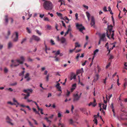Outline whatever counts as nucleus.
<instances>
[{
    "label": "nucleus",
    "mask_w": 127,
    "mask_h": 127,
    "mask_svg": "<svg viewBox=\"0 0 127 127\" xmlns=\"http://www.w3.org/2000/svg\"><path fill=\"white\" fill-rule=\"evenodd\" d=\"M44 16V14H40L39 16L40 18H42Z\"/></svg>",
    "instance_id": "obj_62"
},
{
    "label": "nucleus",
    "mask_w": 127,
    "mask_h": 127,
    "mask_svg": "<svg viewBox=\"0 0 127 127\" xmlns=\"http://www.w3.org/2000/svg\"><path fill=\"white\" fill-rule=\"evenodd\" d=\"M114 56L111 54H110L109 55V60H110L114 58Z\"/></svg>",
    "instance_id": "obj_24"
},
{
    "label": "nucleus",
    "mask_w": 127,
    "mask_h": 127,
    "mask_svg": "<svg viewBox=\"0 0 127 127\" xmlns=\"http://www.w3.org/2000/svg\"><path fill=\"white\" fill-rule=\"evenodd\" d=\"M11 32L9 30L8 31L7 35L5 36V38L6 39H8L9 37V35L11 34Z\"/></svg>",
    "instance_id": "obj_10"
},
{
    "label": "nucleus",
    "mask_w": 127,
    "mask_h": 127,
    "mask_svg": "<svg viewBox=\"0 0 127 127\" xmlns=\"http://www.w3.org/2000/svg\"><path fill=\"white\" fill-rule=\"evenodd\" d=\"M73 79H76V75H74L72 78H71L70 80H72Z\"/></svg>",
    "instance_id": "obj_50"
},
{
    "label": "nucleus",
    "mask_w": 127,
    "mask_h": 127,
    "mask_svg": "<svg viewBox=\"0 0 127 127\" xmlns=\"http://www.w3.org/2000/svg\"><path fill=\"white\" fill-rule=\"evenodd\" d=\"M81 110L82 111V112L84 113V114L86 115L87 116L88 115V113L85 111V109H82Z\"/></svg>",
    "instance_id": "obj_16"
},
{
    "label": "nucleus",
    "mask_w": 127,
    "mask_h": 127,
    "mask_svg": "<svg viewBox=\"0 0 127 127\" xmlns=\"http://www.w3.org/2000/svg\"><path fill=\"white\" fill-rule=\"evenodd\" d=\"M74 109V107L73 105H71V111L72 113H73V110Z\"/></svg>",
    "instance_id": "obj_45"
},
{
    "label": "nucleus",
    "mask_w": 127,
    "mask_h": 127,
    "mask_svg": "<svg viewBox=\"0 0 127 127\" xmlns=\"http://www.w3.org/2000/svg\"><path fill=\"white\" fill-rule=\"evenodd\" d=\"M18 38H17V37H15L13 39V41L14 42H16L18 41Z\"/></svg>",
    "instance_id": "obj_25"
},
{
    "label": "nucleus",
    "mask_w": 127,
    "mask_h": 127,
    "mask_svg": "<svg viewBox=\"0 0 127 127\" xmlns=\"http://www.w3.org/2000/svg\"><path fill=\"white\" fill-rule=\"evenodd\" d=\"M11 62L14 63V64H12L10 65V66L12 67L13 66L16 67L18 66L19 64H23V61H22L20 59H17L15 61L13 60H11Z\"/></svg>",
    "instance_id": "obj_2"
},
{
    "label": "nucleus",
    "mask_w": 127,
    "mask_h": 127,
    "mask_svg": "<svg viewBox=\"0 0 127 127\" xmlns=\"http://www.w3.org/2000/svg\"><path fill=\"white\" fill-rule=\"evenodd\" d=\"M27 120L28 121L30 125V126L32 127H33V125L31 123V122H30L28 119H27Z\"/></svg>",
    "instance_id": "obj_36"
},
{
    "label": "nucleus",
    "mask_w": 127,
    "mask_h": 127,
    "mask_svg": "<svg viewBox=\"0 0 127 127\" xmlns=\"http://www.w3.org/2000/svg\"><path fill=\"white\" fill-rule=\"evenodd\" d=\"M5 22L6 25H7L8 22L7 15H6L5 16Z\"/></svg>",
    "instance_id": "obj_17"
},
{
    "label": "nucleus",
    "mask_w": 127,
    "mask_h": 127,
    "mask_svg": "<svg viewBox=\"0 0 127 127\" xmlns=\"http://www.w3.org/2000/svg\"><path fill=\"white\" fill-rule=\"evenodd\" d=\"M113 26L112 25H108L107 26V28L108 29V31H113L112 30Z\"/></svg>",
    "instance_id": "obj_12"
},
{
    "label": "nucleus",
    "mask_w": 127,
    "mask_h": 127,
    "mask_svg": "<svg viewBox=\"0 0 127 127\" xmlns=\"http://www.w3.org/2000/svg\"><path fill=\"white\" fill-rule=\"evenodd\" d=\"M35 31L39 35H41V33L38 30L36 29L35 30Z\"/></svg>",
    "instance_id": "obj_22"
},
{
    "label": "nucleus",
    "mask_w": 127,
    "mask_h": 127,
    "mask_svg": "<svg viewBox=\"0 0 127 127\" xmlns=\"http://www.w3.org/2000/svg\"><path fill=\"white\" fill-rule=\"evenodd\" d=\"M7 48L8 49H10L13 47V43L11 41H9L7 44Z\"/></svg>",
    "instance_id": "obj_8"
},
{
    "label": "nucleus",
    "mask_w": 127,
    "mask_h": 127,
    "mask_svg": "<svg viewBox=\"0 0 127 127\" xmlns=\"http://www.w3.org/2000/svg\"><path fill=\"white\" fill-rule=\"evenodd\" d=\"M81 70L80 69L78 70L77 71V73L78 74H79L81 72Z\"/></svg>",
    "instance_id": "obj_53"
},
{
    "label": "nucleus",
    "mask_w": 127,
    "mask_h": 127,
    "mask_svg": "<svg viewBox=\"0 0 127 127\" xmlns=\"http://www.w3.org/2000/svg\"><path fill=\"white\" fill-rule=\"evenodd\" d=\"M76 87V84H74L72 85V87L71 89V91L72 92L75 88Z\"/></svg>",
    "instance_id": "obj_14"
},
{
    "label": "nucleus",
    "mask_w": 127,
    "mask_h": 127,
    "mask_svg": "<svg viewBox=\"0 0 127 127\" xmlns=\"http://www.w3.org/2000/svg\"><path fill=\"white\" fill-rule=\"evenodd\" d=\"M69 124H72L74 123V122L72 119H70L69 120Z\"/></svg>",
    "instance_id": "obj_28"
},
{
    "label": "nucleus",
    "mask_w": 127,
    "mask_h": 127,
    "mask_svg": "<svg viewBox=\"0 0 127 127\" xmlns=\"http://www.w3.org/2000/svg\"><path fill=\"white\" fill-rule=\"evenodd\" d=\"M17 84V83L16 82H15L14 83H12L10 84V85L11 86H15Z\"/></svg>",
    "instance_id": "obj_34"
},
{
    "label": "nucleus",
    "mask_w": 127,
    "mask_h": 127,
    "mask_svg": "<svg viewBox=\"0 0 127 127\" xmlns=\"http://www.w3.org/2000/svg\"><path fill=\"white\" fill-rule=\"evenodd\" d=\"M60 50H58L57 51V52L55 53V55H56V56L58 55H59L60 54Z\"/></svg>",
    "instance_id": "obj_31"
},
{
    "label": "nucleus",
    "mask_w": 127,
    "mask_h": 127,
    "mask_svg": "<svg viewBox=\"0 0 127 127\" xmlns=\"http://www.w3.org/2000/svg\"><path fill=\"white\" fill-rule=\"evenodd\" d=\"M14 33H15V34L16 36V37H17V38H18L19 36L18 32H14Z\"/></svg>",
    "instance_id": "obj_42"
},
{
    "label": "nucleus",
    "mask_w": 127,
    "mask_h": 127,
    "mask_svg": "<svg viewBox=\"0 0 127 127\" xmlns=\"http://www.w3.org/2000/svg\"><path fill=\"white\" fill-rule=\"evenodd\" d=\"M76 26L77 28L79 29L81 32L83 33L82 31L83 30H85V28L84 27L82 26V25L79 24L78 23H77L76 24Z\"/></svg>",
    "instance_id": "obj_6"
},
{
    "label": "nucleus",
    "mask_w": 127,
    "mask_h": 127,
    "mask_svg": "<svg viewBox=\"0 0 127 127\" xmlns=\"http://www.w3.org/2000/svg\"><path fill=\"white\" fill-rule=\"evenodd\" d=\"M6 120H11V119L10 118L9 116H7L6 119Z\"/></svg>",
    "instance_id": "obj_61"
},
{
    "label": "nucleus",
    "mask_w": 127,
    "mask_h": 127,
    "mask_svg": "<svg viewBox=\"0 0 127 127\" xmlns=\"http://www.w3.org/2000/svg\"><path fill=\"white\" fill-rule=\"evenodd\" d=\"M103 108L104 109H106V105H105L104 104L102 106Z\"/></svg>",
    "instance_id": "obj_46"
},
{
    "label": "nucleus",
    "mask_w": 127,
    "mask_h": 127,
    "mask_svg": "<svg viewBox=\"0 0 127 127\" xmlns=\"http://www.w3.org/2000/svg\"><path fill=\"white\" fill-rule=\"evenodd\" d=\"M61 39L60 41H61L62 43H65V39L64 37H62L61 38Z\"/></svg>",
    "instance_id": "obj_15"
},
{
    "label": "nucleus",
    "mask_w": 127,
    "mask_h": 127,
    "mask_svg": "<svg viewBox=\"0 0 127 127\" xmlns=\"http://www.w3.org/2000/svg\"><path fill=\"white\" fill-rule=\"evenodd\" d=\"M75 44H76V45H76L75 46V47H80V44H78V42H76L75 43Z\"/></svg>",
    "instance_id": "obj_37"
},
{
    "label": "nucleus",
    "mask_w": 127,
    "mask_h": 127,
    "mask_svg": "<svg viewBox=\"0 0 127 127\" xmlns=\"http://www.w3.org/2000/svg\"><path fill=\"white\" fill-rule=\"evenodd\" d=\"M127 86V82H125L123 84V88L124 90L125 89Z\"/></svg>",
    "instance_id": "obj_19"
},
{
    "label": "nucleus",
    "mask_w": 127,
    "mask_h": 127,
    "mask_svg": "<svg viewBox=\"0 0 127 127\" xmlns=\"http://www.w3.org/2000/svg\"><path fill=\"white\" fill-rule=\"evenodd\" d=\"M58 117L60 118L61 117V114L60 112L58 114Z\"/></svg>",
    "instance_id": "obj_56"
},
{
    "label": "nucleus",
    "mask_w": 127,
    "mask_h": 127,
    "mask_svg": "<svg viewBox=\"0 0 127 127\" xmlns=\"http://www.w3.org/2000/svg\"><path fill=\"white\" fill-rule=\"evenodd\" d=\"M27 101L28 102H32L34 103H35V104H36V105L37 106H38V105L37 103L36 102L34 101H33L32 100H29V99H27Z\"/></svg>",
    "instance_id": "obj_18"
},
{
    "label": "nucleus",
    "mask_w": 127,
    "mask_h": 127,
    "mask_svg": "<svg viewBox=\"0 0 127 127\" xmlns=\"http://www.w3.org/2000/svg\"><path fill=\"white\" fill-rule=\"evenodd\" d=\"M108 8V11H112V10L111 9V8L110 7H109Z\"/></svg>",
    "instance_id": "obj_63"
},
{
    "label": "nucleus",
    "mask_w": 127,
    "mask_h": 127,
    "mask_svg": "<svg viewBox=\"0 0 127 127\" xmlns=\"http://www.w3.org/2000/svg\"><path fill=\"white\" fill-rule=\"evenodd\" d=\"M49 75H47L46 77V80L47 81H49Z\"/></svg>",
    "instance_id": "obj_52"
},
{
    "label": "nucleus",
    "mask_w": 127,
    "mask_h": 127,
    "mask_svg": "<svg viewBox=\"0 0 127 127\" xmlns=\"http://www.w3.org/2000/svg\"><path fill=\"white\" fill-rule=\"evenodd\" d=\"M78 92H76L73 94V101L74 102H75L78 101L80 98V96H79Z\"/></svg>",
    "instance_id": "obj_5"
},
{
    "label": "nucleus",
    "mask_w": 127,
    "mask_h": 127,
    "mask_svg": "<svg viewBox=\"0 0 127 127\" xmlns=\"http://www.w3.org/2000/svg\"><path fill=\"white\" fill-rule=\"evenodd\" d=\"M29 73H27L25 76V78H27V81H29L30 79V78L29 77Z\"/></svg>",
    "instance_id": "obj_11"
},
{
    "label": "nucleus",
    "mask_w": 127,
    "mask_h": 127,
    "mask_svg": "<svg viewBox=\"0 0 127 127\" xmlns=\"http://www.w3.org/2000/svg\"><path fill=\"white\" fill-rule=\"evenodd\" d=\"M103 10L104 11L106 12L108 11L107 10V8L106 7H104L103 9Z\"/></svg>",
    "instance_id": "obj_55"
},
{
    "label": "nucleus",
    "mask_w": 127,
    "mask_h": 127,
    "mask_svg": "<svg viewBox=\"0 0 127 127\" xmlns=\"http://www.w3.org/2000/svg\"><path fill=\"white\" fill-rule=\"evenodd\" d=\"M13 100L14 102H16L18 105H19V103H18L17 101L14 98L13 99Z\"/></svg>",
    "instance_id": "obj_51"
},
{
    "label": "nucleus",
    "mask_w": 127,
    "mask_h": 127,
    "mask_svg": "<svg viewBox=\"0 0 127 127\" xmlns=\"http://www.w3.org/2000/svg\"><path fill=\"white\" fill-rule=\"evenodd\" d=\"M20 58L21 59V61H23V62L25 61V59L24 57L23 56H22Z\"/></svg>",
    "instance_id": "obj_48"
},
{
    "label": "nucleus",
    "mask_w": 127,
    "mask_h": 127,
    "mask_svg": "<svg viewBox=\"0 0 127 127\" xmlns=\"http://www.w3.org/2000/svg\"><path fill=\"white\" fill-rule=\"evenodd\" d=\"M119 78L118 79H117V84L118 86H119L120 84L119 83Z\"/></svg>",
    "instance_id": "obj_57"
},
{
    "label": "nucleus",
    "mask_w": 127,
    "mask_h": 127,
    "mask_svg": "<svg viewBox=\"0 0 127 127\" xmlns=\"http://www.w3.org/2000/svg\"><path fill=\"white\" fill-rule=\"evenodd\" d=\"M57 41H60V40H61V38L60 39L59 38V36H58L57 37Z\"/></svg>",
    "instance_id": "obj_59"
},
{
    "label": "nucleus",
    "mask_w": 127,
    "mask_h": 127,
    "mask_svg": "<svg viewBox=\"0 0 127 127\" xmlns=\"http://www.w3.org/2000/svg\"><path fill=\"white\" fill-rule=\"evenodd\" d=\"M43 3V7L46 10H52L53 7L52 3L49 0H45Z\"/></svg>",
    "instance_id": "obj_1"
},
{
    "label": "nucleus",
    "mask_w": 127,
    "mask_h": 127,
    "mask_svg": "<svg viewBox=\"0 0 127 127\" xmlns=\"http://www.w3.org/2000/svg\"><path fill=\"white\" fill-rule=\"evenodd\" d=\"M26 29L28 32L29 33H31V31L29 28L28 27H27Z\"/></svg>",
    "instance_id": "obj_35"
},
{
    "label": "nucleus",
    "mask_w": 127,
    "mask_h": 127,
    "mask_svg": "<svg viewBox=\"0 0 127 127\" xmlns=\"http://www.w3.org/2000/svg\"><path fill=\"white\" fill-rule=\"evenodd\" d=\"M120 121L121 120H123L125 119V118H122V115H121L120 117Z\"/></svg>",
    "instance_id": "obj_47"
},
{
    "label": "nucleus",
    "mask_w": 127,
    "mask_h": 127,
    "mask_svg": "<svg viewBox=\"0 0 127 127\" xmlns=\"http://www.w3.org/2000/svg\"><path fill=\"white\" fill-rule=\"evenodd\" d=\"M96 78H95L94 80H96V81L99 78V75L98 74H97L95 75Z\"/></svg>",
    "instance_id": "obj_23"
},
{
    "label": "nucleus",
    "mask_w": 127,
    "mask_h": 127,
    "mask_svg": "<svg viewBox=\"0 0 127 127\" xmlns=\"http://www.w3.org/2000/svg\"><path fill=\"white\" fill-rule=\"evenodd\" d=\"M60 84L59 83H58L55 86V87L57 89H58V91H61L62 90L61 89V87L60 86Z\"/></svg>",
    "instance_id": "obj_13"
},
{
    "label": "nucleus",
    "mask_w": 127,
    "mask_h": 127,
    "mask_svg": "<svg viewBox=\"0 0 127 127\" xmlns=\"http://www.w3.org/2000/svg\"><path fill=\"white\" fill-rule=\"evenodd\" d=\"M50 42L52 45H54L55 44L54 41L52 39H51Z\"/></svg>",
    "instance_id": "obj_30"
},
{
    "label": "nucleus",
    "mask_w": 127,
    "mask_h": 127,
    "mask_svg": "<svg viewBox=\"0 0 127 127\" xmlns=\"http://www.w3.org/2000/svg\"><path fill=\"white\" fill-rule=\"evenodd\" d=\"M94 118L93 120V121L94 122L95 121L97 120L96 119V118H97V116L96 115H95L94 116Z\"/></svg>",
    "instance_id": "obj_32"
},
{
    "label": "nucleus",
    "mask_w": 127,
    "mask_h": 127,
    "mask_svg": "<svg viewBox=\"0 0 127 127\" xmlns=\"http://www.w3.org/2000/svg\"><path fill=\"white\" fill-rule=\"evenodd\" d=\"M75 17L76 20H77L78 19V14L77 13H76L75 14Z\"/></svg>",
    "instance_id": "obj_49"
},
{
    "label": "nucleus",
    "mask_w": 127,
    "mask_h": 127,
    "mask_svg": "<svg viewBox=\"0 0 127 127\" xmlns=\"http://www.w3.org/2000/svg\"><path fill=\"white\" fill-rule=\"evenodd\" d=\"M58 25L57 23H56L55 25V27L57 31H58L59 30L58 29Z\"/></svg>",
    "instance_id": "obj_40"
},
{
    "label": "nucleus",
    "mask_w": 127,
    "mask_h": 127,
    "mask_svg": "<svg viewBox=\"0 0 127 127\" xmlns=\"http://www.w3.org/2000/svg\"><path fill=\"white\" fill-rule=\"evenodd\" d=\"M25 71L24 70H23L22 72L20 73L19 74V75L20 76H21L22 75H23L25 73Z\"/></svg>",
    "instance_id": "obj_26"
},
{
    "label": "nucleus",
    "mask_w": 127,
    "mask_h": 127,
    "mask_svg": "<svg viewBox=\"0 0 127 127\" xmlns=\"http://www.w3.org/2000/svg\"><path fill=\"white\" fill-rule=\"evenodd\" d=\"M99 51V50L98 49H96L94 51V55H95L96 54V53H97Z\"/></svg>",
    "instance_id": "obj_27"
},
{
    "label": "nucleus",
    "mask_w": 127,
    "mask_h": 127,
    "mask_svg": "<svg viewBox=\"0 0 127 127\" xmlns=\"http://www.w3.org/2000/svg\"><path fill=\"white\" fill-rule=\"evenodd\" d=\"M56 14L58 16L61 17V19H63L62 17V15L61 13H58V12H57L56 13Z\"/></svg>",
    "instance_id": "obj_21"
},
{
    "label": "nucleus",
    "mask_w": 127,
    "mask_h": 127,
    "mask_svg": "<svg viewBox=\"0 0 127 127\" xmlns=\"http://www.w3.org/2000/svg\"><path fill=\"white\" fill-rule=\"evenodd\" d=\"M47 27V29L49 30H50L51 29V26L49 25H47L46 26Z\"/></svg>",
    "instance_id": "obj_29"
},
{
    "label": "nucleus",
    "mask_w": 127,
    "mask_h": 127,
    "mask_svg": "<svg viewBox=\"0 0 127 127\" xmlns=\"http://www.w3.org/2000/svg\"><path fill=\"white\" fill-rule=\"evenodd\" d=\"M83 6L84 7L86 8L87 9H88V6L86 5H83Z\"/></svg>",
    "instance_id": "obj_58"
},
{
    "label": "nucleus",
    "mask_w": 127,
    "mask_h": 127,
    "mask_svg": "<svg viewBox=\"0 0 127 127\" xmlns=\"http://www.w3.org/2000/svg\"><path fill=\"white\" fill-rule=\"evenodd\" d=\"M33 40H34L37 42H38L40 40V38L38 36L35 35H33L30 38V42L31 43H32Z\"/></svg>",
    "instance_id": "obj_4"
},
{
    "label": "nucleus",
    "mask_w": 127,
    "mask_h": 127,
    "mask_svg": "<svg viewBox=\"0 0 127 127\" xmlns=\"http://www.w3.org/2000/svg\"><path fill=\"white\" fill-rule=\"evenodd\" d=\"M28 61L29 62H32L33 61V60L31 59L29 57H28Z\"/></svg>",
    "instance_id": "obj_38"
},
{
    "label": "nucleus",
    "mask_w": 127,
    "mask_h": 127,
    "mask_svg": "<svg viewBox=\"0 0 127 127\" xmlns=\"http://www.w3.org/2000/svg\"><path fill=\"white\" fill-rule=\"evenodd\" d=\"M27 39L26 38H25L22 39L21 41V44H23L26 41Z\"/></svg>",
    "instance_id": "obj_20"
},
{
    "label": "nucleus",
    "mask_w": 127,
    "mask_h": 127,
    "mask_svg": "<svg viewBox=\"0 0 127 127\" xmlns=\"http://www.w3.org/2000/svg\"><path fill=\"white\" fill-rule=\"evenodd\" d=\"M105 34L104 33L100 37V40L101 41H106L107 40L105 37Z\"/></svg>",
    "instance_id": "obj_7"
},
{
    "label": "nucleus",
    "mask_w": 127,
    "mask_h": 127,
    "mask_svg": "<svg viewBox=\"0 0 127 127\" xmlns=\"http://www.w3.org/2000/svg\"><path fill=\"white\" fill-rule=\"evenodd\" d=\"M111 64V63H109L108 64H107L106 66V68H107L108 67H109V66H110V65Z\"/></svg>",
    "instance_id": "obj_54"
},
{
    "label": "nucleus",
    "mask_w": 127,
    "mask_h": 127,
    "mask_svg": "<svg viewBox=\"0 0 127 127\" xmlns=\"http://www.w3.org/2000/svg\"><path fill=\"white\" fill-rule=\"evenodd\" d=\"M95 24V22L94 18L93 16H92L91 17L90 25H91V26H92L94 25Z\"/></svg>",
    "instance_id": "obj_9"
},
{
    "label": "nucleus",
    "mask_w": 127,
    "mask_h": 127,
    "mask_svg": "<svg viewBox=\"0 0 127 127\" xmlns=\"http://www.w3.org/2000/svg\"><path fill=\"white\" fill-rule=\"evenodd\" d=\"M114 31H109L107 30V32L106 33V34L108 38L109 39H110V36H111V38L113 40L114 39Z\"/></svg>",
    "instance_id": "obj_3"
},
{
    "label": "nucleus",
    "mask_w": 127,
    "mask_h": 127,
    "mask_svg": "<svg viewBox=\"0 0 127 127\" xmlns=\"http://www.w3.org/2000/svg\"><path fill=\"white\" fill-rule=\"evenodd\" d=\"M4 72L5 73H7L8 71V69L6 67L4 68Z\"/></svg>",
    "instance_id": "obj_39"
},
{
    "label": "nucleus",
    "mask_w": 127,
    "mask_h": 127,
    "mask_svg": "<svg viewBox=\"0 0 127 127\" xmlns=\"http://www.w3.org/2000/svg\"><path fill=\"white\" fill-rule=\"evenodd\" d=\"M70 94V92L68 90L67 91V93H66V95L67 96H68Z\"/></svg>",
    "instance_id": "obj_41"
},
{
    "label": "nucleus",
    "mask_w": 127,
    "mask_h": 127,
    "mask_svg": "<svg viewBox=\"0 0 127 127\" xmlns=\"http://www.w3.org/2000/svg\"><path fill=\"white\" fill-rule=\"evenodd\" d=\"M54 58H55L56 59L55 60V61H56V62H57V61H59V59L57 57H56V56H55V57H54Z\"/></svg>",
    "instance_id": "obj_44"
},
{
    "label": "nucleus",
    "mask_w": 127,
    "mask_h": 127,
    "mask_svg": "<svg viewBox=\"0 0 127 127\" xmlns=\"http://www.w3.org/2000/svg\"><path fill=\"white\" fill-rule=\"evenodd\" d=\"M12 121V120L11 119V120H9L8 121H6V122L7 123L10 124L11 123V122Z\"/></svg>",
    "instance_id": "obj_60"
},
{
    "label": "nucleus",
    "mask_w": 127,
    "mask_h": 127,
    "mask_svg": "<svg viewBox=\"0 0 127 127\" xmlns=\"http://www.w3.org/2000/svg\"><path fill=\"white\" fill-rule=\"evenodd\" d=\"M44 20L45 21H49V19L47 17H44Z\"/></svg>",
    "instance_id": "obj_43"
},
{
    "label": "nucleus",
    "mask_w": 127,
    "mask_h": 127,
    "mask_svg": "<svg viewBox=\"0 0 127 127\" xmlns=\"http://www.w3.org/2000/svg\"><path fill=\"white\" fill-rule=\"evenodd\" d=\"M86 14L87 17H90V14L88 12H86Z\"/></svg>",
    "instance_id": "obj_33"
},
{
    "label": "nucleus",
    "mask_w": 127,
    "mask_h": 127,
    "mask_svg": "<svg viewBox=\"0 0 127 127\" xmlns=\"http://www.w3.org/2000/svg\"><path fill=\"white\" fill-rule=\"evenodd\" d=\"M80 55V54H77V56L76 57V59H78V58L79 57Z\"/></svg>",
    "instance_id": "obj_64"
}]
</instances>
